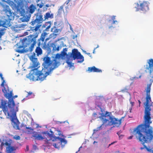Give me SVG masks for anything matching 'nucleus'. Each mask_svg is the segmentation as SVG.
Wrapping results in <instances>:
<instances>
[{
  "label": "nucleus",
  "mask_w": 153,
  "mask_h": 153,
  "mask_svg": "<svg viewBox=\"0 0 153 153\" xmlns=\"http://www.w3.org/2000/svg\"><path fill=\"white\" fill-rule=\"evenodd\" d=\"M143 124L138 125L137 128H134V132L136 135H138V139L141 142L144 146V148H140L142 150L144 148H146L148 151L149 149L147 146L144 145L145 143L151 142L153 140V128L150 126V125L152 123V121L150 119L151 123L146 124L145 123L144 118Z\"/></svg>",
  "instance_id": "f257e3e1"
},
{
  "label": "nucleus",
  "mask_w": 153,
  "mask_h": 153,
  "mask_svg": "<svg viewBox=\"0 0 153 153\" xmlns=\"http://www.w3.org/2000/svg\"><path fill=\"white\" fill-rule=\"evenodd\" d=\"M92 116L95 119L100 118L102 122V124L100 126L94 130V132L102 129V126H104L105 127L107 126L112 125L118 126L120 124L121 121V119L118 120L116 118L113 117L111 113L107 111L105 112V114H101L100 116H97L96 112L93 113Z\"/></svg>",
  "instance_id": "f03ea898"
},
{
  "label": "nucleus",
  "mask_w": 153,
  "mask_h": 153,
  "mask_svg": "<svg viewBox=\"0 0 153 153\" xmlns=\"http://www.w3.org/2000/svg\"><path fill=\"white\" fill-rule=\"evenodd\" d=\"M36 54L33 53L31 55L30 59L33 63V67L34 68L32 70L33 72L29 74V77L33 81L40 80L43 81L45 78L46 76L49 74L48 72H46L45 74L47 75H45L42 71H38V68H36L38 65V63L37 62V59L35 57Z\"/></svg>",
  "instance_id": "7ed1b4c3"
},
{
  "label": "nucleus",
  "mask_w": 153,
  "mask_h": 153,
  "mask_svg": "<svg viewBox=\"0 0 153 153\" xmlns=\"http://www.w3.org/2000/svg\"><path fill=\"white\" fill-rule=\"evenodd\" d=\"M151 85L152 83L148 85L146 89V102L144 103L145 106V107L144 115L143 117L144 118L145 123L146 124H149L150 123H151L150 120L151 119L150 112V111L151 110V109L150 108L151 105H149V103L152 101L150 95Z\"/></svg>",
  "instance_id": "20e7f679"
},
{
  "label": "nucleus",
  "mask_w": 153,
  "mask_h": 153,
  "mask_svg": "<svg viewBox=\"0 0 153 153\" xmlns=\"http://www.w3.org/2000/svg\"><path fill=\"white\" fill-rule=\"evenodd\" d=\"M4 10L6 12L7 17L3 20H0V27L7 28L11 26L10 20L13 19L14 17L10 10L9 6L6 5V8Z\"/></svg>",
  "instance_id": "39448f33"
},
{
  "label": "nucleus",
  "mask_w": 153,
  "mask_h": 153,
  "mask_svg": "<svg viewBox=\"0 0 153 153\" xmlns=\"http://www.w3.org/2000/svg\"><path fill=\"white\" fill-rule=\"evenodd\" d=\"M33 136L35 140H41L45 139V141L49 145L50 141L51 140V137L53 136L52 134H50L47 131L42 132L40 134H38L36 132H34L33 133Z\"/></svg>",
  "instance_id": "423d86ee"
},
{
  "label": "nucleus",
  "mask_w": 153,
  "mask_h": 153,
  "mask_svg": "<svg viewBox=\"0 0 153 153\" xmlns=\"http://www.w3.org/2000/svg\"><path fill=\"white\" fill-rule=\"evenodd\" d=\"M14 141L11 139H9L6 141L5 143L1 142L0 147L2 149L3 146L5 145L6 147V153H15L16 150L18 149V147L16 145H13Z\"/></svg>",
  "instance_id": "0eeeda50"
},
{
  "label": "nucleus",
  "mask_w": 153,
  "mask_h": 153,
  "mask_svg": "<svg viewBox=\"0 0 153 153\" xmlns=\"http://www.w3.org/2000/svg\"><path fill=\"white\" fill-rule=\"evenodd\" d=\"M149 3L147 1H143L140 3H135L134 7L136 11L141 10L144 13L148 11L149 10Z\"/></svg>",
  "instance_id": "6e6552de"
},
{
  "label": "nucleus",
  "mask_w": 153,
  "mask_h": 153,
  "mask_svg": "<svg viewBox=\"0 0 153 153\" xmlns=\"http://www.w3.org/2000/svg\"><path fill=\"white\" fill-rule=\"evenodd\" d=\"M52 141H54L55 142L53 143V146L58 149H59L60 147L63 148L67 143V140L64 138L59 137H55L54 140H53Z\"/></svg>",
  "instance_id": "1a4fd4ad"
},
{
  "label": "nucleus",
  "mask_w": 153,
  "mask_h": 153,
  "mask_svg": "<svg viewBox=\"0 0 153 153\" xmlns=\"http://www.w3.org/2000/svg\"><path fill=\"white\" fill-rule=\"evenodd\" d=\"M70 57L72 58L74 60L76 59H79L80 60L77 61L78 63H82L84 60V57L76 49H74L72 50V53L70 55Z\"/></svg>",
  "instance_id": "9d476101"
},
{
  "label": "nucleus",
  "mask_w": 153,
  "mask_h": 153,
  "mask_svg": "<svg viewBox=\"0 0 153 153\" xmlns=\"http://www.w3.org/2000/svg\"><path fill=\"white\" fill-rule=\"evenodd\" d=\"M47 34V33L45 32L42 33L41 34L40 38L38 40V46L36 48L35 51L37 56L41 55L42 53V50L40 46L41 44H43L45 40V36Z\"/></svg>",
  "instance_id": "9b49d317"
},
{
  "label": "nucleus",
  "mask_w": 153,
  "mask_h": 153,
  "mask_svg": "<svg viewBox=\"0 0 153 153\" xmlns=\"http://www.w3.org/2000/svg\"><path fill=\"white\" fill-rule=\"evenodd\" d=\"M38 36V35L37 34L35 36L33 35H30L28 36V41L29 44H31L29 48V51L30 52L33 51L34 45L36 44V38Z\"/></svg>",
  "instance_id": "f8f14e48"
},
{
  "label": "nucleus",
  "mask_w": 153,
  "mask_h": 153,
  "mask_svg": "<svg viewBox=\"0 0 153 153\" xmlns=\"http://www.w3.org/2000/svg\"><path fill=\"white\" fill-rule=\"evenodd\" d=\"M30 24L32 26H33L35 25V27H31V30L33 31H37L42 25L41 23L40 22H38L37 20H36V19L32 20Z\"/></svg>",
  "instance_id": "ddd939ff"
},
{
  "label": "nucleus",
  "mask_w": 153,
  "mask_h": 153,
  "mask_svg": "<svg viewBox=\"0 0 153 153\" xmlns=\"http://www.w3.org/2000/svg\"><path fill=\"white\" fill-rule=\"evenodd\" d=\"M43 60L44 62L42 64V65L44 68L46 69L50 68L52 63H53V61L52 62L51 60V58L48 56L44 57Z\"/></svg>",
  "instance_id": "4468645a"
},
{
  "label": "nucleus",
  "mask_w": 153,
  "mask_h": 153,
  "mask_svg": "<svg viewBox=\"0 0 153 153\" xmlns=\"http://www.w3.org/2000/svg\"><path fill=\"white\" fill-rule=\"evenodd\" d=\"M61 54L59 53H57L56 54L55 57L54 58L53 64V68L51 69L50 68V70H52L54 68H57L59 64L60 61L61 59Z\"/></svg>",
  "instance_id": "2eb2a0df"
},
{
  "label": "nucleus",
  "mask_w": 153,
  "mask_h": 153,
  "mask_svg": "<svg viewBox=\"0 0 153 153\" xmlns=\"http://www.w3.org/2000/svg\"><path fill=\"white\" fill-rule=\"evenodd\" d=\"M105 101L104 97L103 96H99L97 97L95 101V105L98 107L102 106L103 102Z\"/></svg>",
  "instance_id": "dca6fc26"
},
{
  "label": "nucleus",
  "mask_w": 153,
  "mask_h": 153,
  "mask_svg": "<svg viewBox=\"0 0 153 153\" xmlns=\"http://www.w3.org/2000/svg\"><path fill=\"white\" fill-rule=\"evenodd\" d=\"M148 65H146V67L145 68L146 69L145 71L147 72V70L153 68V59H149L147 62Z\"/></svg>",
  "instance_id": "f3484780"
},
{
  "label": "nucleus",
  "mask_w": 153,
  "mask_h": 153,
  "mask_svg": "<svg viewBox=\"0 0 153 153\" xmlns=\"http://www.w3.org/2000/svg\"><path fill=\"white\" fill-rule=\"evenodd\" d=\"M87 71L89 73L91 72H101L102 71L101 70L96 68L94 66L92 67H88Z\"/></svg>",
  "instance_id": "a211bd4d"
},
{
  "label": "nucleus",
  "mask_w": 153,
  "mask_h": 153,
  "mask_svg": "<svg viewBox=\"0 0 153 153\" xmlns=\"http://www.w3.org/2000/svg\"><path fill=\"white\" fill-rule=\"evenodd\" d=\"M3 92L4 94V96L8 99H9L13 98L12 97V93L11 92L10 93H8L6 89L4 87V88L2 89Z\"/></svg>",
  "instance_id": "6ab92c4d"
},
{
  "label": "nucleus",
  "mask_w": 153,
  "mask_h": 153,
  "mask_svg": "<svg viewBox=\"0 0 153 153\" xmlns=\"http://www.w3.org/2000/svg\"><path fill=\"white\" fill-rule=\"evenodd\" d=\"M36 19L38 22H40L42 23V22L44 21L42 15L40 13H37L36 15Z\"/></svg>",
  "instance_id": "aec40b11"
},
{
  "label": "nucleus",
  "mask_w": 153,
  "mask_h": 153,
  "mask_svg": "<svg viewBox=\"0 0 153 153\" xmlns=\"http://www.w3.org/2000/svg\"><path fill=\"white\" fill-rule=\"evenodd\" d=\"M36 9V8L34 5L33 4H31L28 7L29 12L31 14L33 13Z\"/></svg>",
  "instance_id": "412c9836"
},
{
  "label": "nucleus",
  "mask_w": 153,
  "mask_h": 153,
  "mask_svg": "<svg viewBox=\"0 0 153 153\" xmlns=\"http://www.w3.org/2000/svg\"><path fill=\"white\" fill-rule=\"evenodd\" d=\"M53 17V15L52 14H50L48 12L46 13L45 15L44 20L45 21L49 18H52Z\"/></svg>",
  "instance_id": "4be33fe9"
},
{
  "label": "nucleus",
  "mask_w": 153,
  "mask_h": 153,
  "mask_svg": "<svg viewBox=\"0 0 153 153\" xmlns=\"http://www.w3.org/2000/svg\"><path fill=\"white\" fill-rule=\"evenodd\" d=\"M51 23L50 22H46L45 24V26L46 27V28L45 29V31H48L49 30V29L51 27Z\"/></svg>",
  "instance_id": "5701e85b"
},
{
  "label": "nucleus",
  "mask_w": 153,
  "mask_h": 153,
  "mask_svg": "<svg viewBox=\"0 0 153 153\" xmlns=\"http://www.w3.org/2000/svg\"><path fill=\"white\" fill-rule=\"evenodd\" d=\"M23 48V46H22V45L19 46L18 47V48H19V49H17L16 51L19 53H24L25 52V50H24V49H23L22 50L20 49V48Z\"/></svg>",
  "instance_id": "b1692460"
},
{
  "label": "nucleus",
  "mask_w": 153,
  "mask_h": 153,
  "mask_svg": "<svg viewBox=\"0 0 153 153\" xmlns=\"http://www.w3.org/2000/svg\"><path fill=\"white\" fill-rule=\"evenodd\" d=\"M34 97V95L33 93H32V92L31 91H29L28 92L27 95L26 96L27 97H29V98H33Z\"/></svg>",
  "instance_id": "393cba45"
},
{
  "label": "nucleus",
  "mask_w": 153,
  "mask_h": 153,
  "mask_svg": "<svg viewBox=\"0 0 153 153\" xmlns=\"http://www.w3.org/2000/svg\"><path fill=\"white\" fill-rule=\"evenodd\" d=\"M59 30V29H57L55 26H54L51 29V31L53 32L54 33H58Z\"/></svg>",
  "instance_id": "a878e982"
},
{
  "label": "nucleus",
  "mask_w": 153,
  "mask_h": 153,
  "mask_svg": "<svg viewBox=\"0 0 153 153\" xmlns=\"http://www.w3.org/2000/svg\"><path fill=\"white\" fill-rule=\"evenodd\" d=\"M67 51V49L66 48L63 49L62 51V52L63 53V55L65 56L67 55V53L66 52Z\"/></svg>",
  "instance_id": "bb28decb"
},
{
  "label": "nucleus",
  "mask_w": 153,
  "mask_h": 153,
  "mask_svg": "<svg viewBox=\"0 0 153 153\" xmlns=\"http://www.w3.org/2000/svg\"><path fill=\"white\" fill-rule=\"evenodd\" d=\"M20 137L18 135H15L13 137V139L16 140H20Z\"/></svg>",
  "instance_id": "cd10ccee"
},
{
  "label": "nucleus",
  "mask_w": 153,
  "mask_h": 153,
  "mask_svg": "<svg viewBox=\"0 0 153 153\" xmlns=\"http://www.w3.org/2000/svg\"><path fill=\"white\" fill-rule=\"evenodd\" d=\"M4 30V29H1L0 30V38L4 34V32L3 31Z\"/></svg>",
  "instance_id": "c85d7f7f"
},
{
  "label": "nucleus",
  "mask_w": 153,
  "mask_h": 153,
  "mask_svg": "<svg viewBox=\"0 0 153 153\" xmlns=\"http://www.w3.org/2000/svg\"><path fill=\"white\" fill-rule=\"evenodd\" d=\"M63 6H61L59 9V12L60 13L62 12V11L64 12V9H63Z\"/></svg>",
  "instance_id": "c756f323"
},
{
  "label": "nucleus",
  "mask_w": 153,
  "mask_h": 153,
  "mask_svg": "<svg viewBox=\"0 0 153 153\" xmlns=\"http://www.w3.org/2000/svg\"><path fill=\"white\" fill-rule=\"evenodd\" d=\"M0 77L1 78V79L3 80V82L1 83V85L2 86H4V78L2 76V75L1 74H0Z\"/></svg>",
  "instance_id": "7c9ffc66"
},
{
  "label": "nucleus",
  "mask_w": 153,
  "mask_h": 153,
  "mask_svg": "<svg viewBox=\"0 0 153 153\" xmlns=\"http://www.w3.org/2000/svg\"><path fill=\"white\" fill-rule=\"evenodd\" d=\"M50 6H51L49 5L48 4H47L45 5V7H43V9L44 10H47V7Z\"/></svg>",
  "instance_id": "2f4dec72"
},
{
  "label": "nucleus",
  "mask_w": 153,
  "mask_h": 153,
  "mask_svg": "<svg viewBox=\"0 0 153 153\" xmlns=\"http://www.w3.org/2000/svg\"><path fill=\"white\" fill-rule=\"evenodd\" d=\"M100 109V111L102 112L101 114H104V113L105 112V110L104 108H102V107L99 108Z\"/></svg>",
  "instance_id": "473e14b6"
},
{
  "label": "nucleus",
  "mask_w": 153,
  "mask_h": 153,
  "mask_svg": "<svg viewBox=\"0 0 153 153\" xmlns=\"http://www.w3.org/2000/svg\"><path fill=\"white\" fill-rule=\"evenodd\" d=\"M66 63L68 65H70L71 66L72 65V63L71 62H69L68 60L66 61Z\"/></svg>",
  "instance_id": "72a5a7b5"
},
{
  "label": "nucleus",
  "mask_w": 153,
  "mask_h": 153,
  "mask_svg": "<svg viewBox=\"0 0 153 153\" xmlns=\"http://www.w3.org/2000/svg\"><path fill=\"white\" fill-rule=\"evenodd\" d=\"M26 128L27 129H29L30 131H31V130L33 131V129H32L31 127H26Z\"/></svg>",
  "instance_id": "f704fd0d"
},
{
  "label": "nucleus",
  "mask_w": 153,
  "mask_h": 153,
  "mask_svg": "<svg viewBox=\"0 0 153 153\" xmlns=\"http://www.w3.org/2000/svg\"><path fill=\"white\" fill-rule=\"evenodd\" d=\"M123 136H124V135H122V134L120 135L119 136V139H122L123 137Z\"/></svg>",
  "instance_id": "c9c22d12"
},
{
  "label": "nucleus",
  "mask_w": 153,
  "mask_h": 153,
  "mask_svg": "<svg viewBox=\"0 0 153 153\" xmlns=\"http://www.w3.org/2000/svg\"><path fill=\"white\" fill-rule=\"evenodd\" d=\"M37 6H39V8H42V7L43 5L42 4H40L39 5V4H37Z\"/></svg>",
  "instance_id": "e433bc0d"
},
{
  "label": "nucleus",
  "mask_w": 153,
  "mask_h": 153,
  "mask_svg": "<svg viewBox=\"0 0 153 153\" xmlns=\"http://www.w3.org/2000/svg\"><path fill=\"white\" fill-rule=\"evenodd\" d=\"M71 1V0H67V1H65V3L66 4H68Z\"/></svg>",
  "instance_id": "4c0bfd02"
},
{
  "label": "nucleus",
  "mask_w": 153,
  "mask_h": 153,
  "mask_svg": "<svg viewBox=\"0 0 153 153\" xmlns=\"http://www.w3.org/2000/svg\"><path fill=\"white\" fill-rule=\"evenodd\" d=\"M117 21L116 20H113V22H112V24H116V23H117Z\"/></svg>",
  "instance_id": "58836bf2"
},
{
  "label": "nucleus",
  "mask_w": 153,
  "mask_h": 153,
  "mask_svg": "<svg viewBox=\"0 0 153 153\" xmlns=\"http://www.w3.org/2000/svg\"><path fill=\"white\" fill-rule=\"evenodd\" d=\"M56 131H57V132L59 133V134H59L60 135L61 134V131H60V130H56Z\"/></svg>",
  "instance_id": "ea45409f"
},
{
  "label": "nucleus",
  "mask_w": 153,
  "mask_h": 153,
  "mask_svg": "<svg viewBox=\"0 0 153 153\" xmlns=\"http://www.w3.org/2000/svg\"><path fill=\"white\" fill-rule=\"evenodd\" d=\"M130 103L131 105V106L132 107L134 105V102L131 101L130 102Z\"/></svg>",
  "instance_id": "a19ab883"
},
{
  "label": "nucleus",
  "mask_w": 153,
  "mask_h": 153,
  "mask_svg": "<svg viewBox=\"0 0 153 153\" xmlns=\"http://www.w3.org/2000/svg\"><path fill=\"white\" fill-rule=\"evenodd\" d=\"M59 48H60L59 46H58L56 48V50H57V51H58L59 50Z\"/></svg>",
  "instance_id": "79ce46f5"
},
{
  "label": "nucleus",
  "mask_w": 153,
  "mask_h": 153,
  "mask_svg": "<svg viewBox=\"0 0 153 153\" xmlns=\"http://www.w3.org/2000/svg\"><path fill=\"white\" fill-rule=\"evenodd\" d=\"M117 143V141H114V142H113L111 143L109 145V146L113 144L114 143Z\"/></svg>",
  "instance_id": "37998d69"
},
{
  "label": "nucleus",
  "mask_w": 153,
  "mask_h": 153,
  "mask_svg": "<svg viewBox=\"0 0 153 153\" xmlns=\"http://www.w3.org/2000/svg\"><path fill=\"white\" fill-rule=\"evenodd\" d=\"M117 143V141H114V142H113L111 143L109 145V146L113 144L114 143Z\"/></svg>",
  "instance_id": "c03bdc74"
},
{
  "label": "nucleus",
  "mask_w": 153,
  "mask_h": 153,
  "mask_svg": "<svg viewBox=\"0 0 153 153\" xmlns=\"http://www.w3.org/2000/svg\"><path fill=\"white\" fill-rule=\"evenodd\" d=\"M133 137V136H130V137H129L128 138V139H131L132 138V137Z\"/></svg>",
  "instance_id": "a18cd8bd"
},
{
  "label": "nucleus",
  "mask_w": 153,
  "mask_h": 153,
  "mask_svg": "<svg viewBox=\"0 0 153 153\" xmlns=\"http://www.w3.org/2000/svg\"><path fill=\"white\" fill-rule=\"evenodd\" d=\"M115 16H113L112 17V19L113 21L115 19Z\"/></svg>",
  "instance_id": "49530a36"
},
{
  "label": "nucleus",
  "mask_w": 153,
  "mask_h": 153,
  "mask_svg": "<svg viewBox=\"0 0 153 153\" xmlns=\"http://www.w3.org/2000/svg\"><path fill=\"white\" fill-rule=\"evenodd\" d=\"M138 102L139 103V106L140 107V105L141 103V102L139 100H138Z\"/></svg>",
  "instance_id": "de8ad7c7"
},
{
  "label": "nucleus",
  "mask_w": 153,
  "mask_h": 153,
  "mask_svg": "<svg viewBox=\"0 0 153 153\" xmlns=\"http://www.w3.org/2000/svg\"><path fill=\"white\" fill-rule=\"evenodd\" d=\"M2 0V1H5V2L9 1H10V0Z\"/></svg>",
  "instance_id": "09e8293b"
},
{
  "label": "nucleus",
  "mask_w": 153,
  "mask_h": 153,
  "mask_svg": "<svg viewBox=\"0 0 153 153\" xmlns=\"http://www.w3.org/2000/svg\"><path fill=\"white\" fill-rule=\"evenodd\" d=\"M117 134L119 136L120 135V134L119 132H117Z\"/></svg>",
  "instance_id": "8fccbe9b"
},
{
  "label": "nucleus",
  "mask_w": 153,
  "mask_h": 153,
  "mask_svg": "<svg viewBox=\"0 0 153 153\" xmlns=\"http://www.w3.org/2000/svg\"><path fill=\"white\" fill-rule=\"evenodd\" d=\"M82 148L81 146L80 147H79V149L78 151H77L78 152H79L80 151V148Z\"/></svg>",
  "instance_id": "3c124183"
},
{
  "label": "nucleus",
  "mask_w": 153,
  "mask_h": 153,
  "mask_svg": "<svg viewBox=\"0 0 153 153\" xmlns=\"http://www.w3.org/2000/svg\"><path fill=\"white\" fill-rule=\"evenodd\" d=\"M97 143V142H96V141H94V142H93V144H95V143Z\"/></svg>",
  "instance_id": "603ef678"
},
{
  "label": "nucleus",
  "mask_w": 153,
  "mask_h": 153,
  "mask_svg": "<svg viewBox=\"0 0 153 153\" xmlns=\"http://www.w3.org/2000/svg\"><path fill=\"white\" fill-rule=\"evenodd\" d=\"M39 0H37V1H36L37 2H38V1H39Z\"/></svg>",
  "instance_id": "864d4df0"
},
{
  "label": "nucleus",
  "mask_w": 153,
  "mask_h": 153,
  "mask_svg": "<svg viewBox=\"0 0 153 153\" xmlns=\"http://www.w3.org/2000/svg\"><path fill=\"white\" fill-rule=\"evenodd\" d=\"M27 149H28V147L27 146Z\"/></svg>",
  "instance_id": "5fc2aeb1"
},
{
  "label": "nucleus",
  "mask_w": 153,
  "mask_h": 153,
  "mask_svg": "<svg viewBox=\"0 0 153 153\" xmlns=\"http://www.w3.org/2000/svg\"><path fill=\"white\" fill-rule=\"evenodd\" d=\"M15 97H17V95H16V96H15Z\"/></svg>",
  "instance_id": "6e6d98bb"
},
{
  "label": "nucleus",
  "mask_w": 153,
  "mask_h": 153,
  "mask_svg": "<svg viewBox=\"0 0 153 153\" xmlns=\"http://www.w3.org/2000/svg\"><path fill=\"white\" fill-rule=\"evenodd\" d=\"M1 142V140L0 139V142Z\"/></svg>",
  "instance_id": "4d7b16f0"
},
{
  "label": "nucleus",
  "mask_w": 153,
  "mask_h": 153,
  "mask_svg": "<svg viewBox=\"0 0 153 153\" xmlns=\"http://www.w3.org/2000/svg\"><path fill=\"white\" fill-rule=\"evenodd\" d=\"M51 131V133H52V132H52V131Z\"/></svg>",
  "instance_id": "13d9d810"
},
{
  "label": "nucleus",
  "mask_w": 153,
  "mask_h": 153,
  "mask_svg": "<svg viewBox=\"0 0 153 153\" xmlns=\"http://www.w3.org/2000/svg\"><path fill=\"white\" fill-rule=\"evenodd\" d=\"M77 152H78L77 151V152H76V153H77Z\"/></svg>",
  "instance_id": "bf43d9fd"
},
{
  "label": "nucleus",
  "mask_w": 153,
  "mask_h": 153,
  "mask_svg": "<svg viewBox=\"0 0 153 153\" xmlns=\"http://www.w3.org/2000/svg\"><path fill=\"white\" fill-rule=\"evenodd\" d=\"M23 10H24V11H25L24 9H23Z\"/></svg>",
  "instance_id": "052dcab7"
}]
</instances>
